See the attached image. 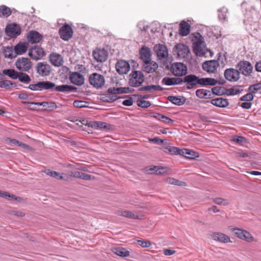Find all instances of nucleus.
<instances>
[{
    "label": "nucleus",
    "mask_w": 261,
    "mask_h": 261,
    "mask_svg": "<svg viewBox=\"0 0 261 261\" xmlns=\"http://www.w3.org/2000/svg\"><path fill=\"white\" fill-rule=\"evenodd\" d=\"M7 33L12 37H15L21 33V29L19 25L13 23L7 26L6 28Z\"/></svg>",
    "instance_id": "a211bd4d"
},
{
    "label": "nucleus",
    "mask_w": 261,
    "mask_h": 261,
    "mask_svg": "<svg viewBox=\"0 0 261 261\" xmlns=\"http://www.w3.org/2000/svg\"><path fill=\"white\" fill-rule=\"evenodd\" d=\"M180 155L190 159H194L199 156V154L197 152L185 148L181 149Z\"/></svg>",
    "instance_id": "393cba45"
},
{
    "label": "nucleus",
    "mask_w": 261,
    "mask_h": 261,
    "mask_svg": "<svg viewBox=\"0 0 261 261\" xmlns=\"http://www.w3.org/2000/svg\"><path fill=\"white\" fill-rule=\"evenodd\" d=\"M137 243L139 245L143 248H149L151 246V243L150 241L138 240H137Z\"/></svg>",
    "instance_id": "13d9d810"
},
{
    "label": "nucleus",
    "mask_w": 261,
    "mask_h": 261,
    "mask_svg": "<svg viewBox=\"0 0 261 261\" xmlns=\"http://www.w3.org/2000/svg\"><path fill=\"white\" fill-rule=\"evenodd\" d=\"M10 214L18 217H23L25 216L24 213L22 212L15 210L11 211Z\"/></svg>",
    "instance_id": "e2e57ef3"
},
{
    "label": "nucleus",
    "mask_w": 261,
    "mask_h": 261,
    "mask_svg": "<svg viewBox=\"0 0 261 261\" xmlns=\"http://www.w3.org/2000/svg\"><path fill=\"white\" fill-rule=\"evenodd\" d=\"M217 83V81L212 78H201V85L214 86Z\"/></svg>",
    "instance_id": "79ce46f5"
},
{
    "label": "nucleus",
    "mask_w": 261,
    "mask_h": 261,
    "mask_svg": "<svg viewBox=\"0 0 261 261\" xmlns=\"http://www.w3.org/2000/svg\"><path fill=\"white\" fill-rule=\"evenodd\" d=\"M201 78L194 74L186 75L182 79V83L187 84V89L195 88L197 85H200Z\"/></svg>",
    "instance_id": "0eeeda50"
},
{
    "label": "nucleus",
    "mask_w": 261,
    "mask_h": 261,
    "mask_svg": "<svg viewBox=\"0 0 261 261\" xmlns=\"http://www.w3.org/2000/svg\"><path fill=\"white\" fill-rule=\"evenodd\" d=\"M260 89L261 83H257L256 84L251 85L249 87L248 91L251 92L252 93H255Z\"/></svg>",
    "instance_id": "864d4df0"
},
{
    "label": "nucleus",
    "mask_w": 261,
    "mask_h": 261,
    "mask_svg": "<svg viewBox=\"0 0 261 261\" xmlns=\"http://www.w3.org/2000/svg\"><path fill=\"white\" fill-rule=\"evenodd\" d=\"M89 82L93 87L99 88L104 85L105 81L103 75L93 73L89 77Z\"/></svg>",
    "instance_id": "9b49d317"
},
{
    "label": "nucleus",
    "mask_w": 261,
    "mask_h": 261,
    "mask_svg": "<svg viewBox=\"0 0 261 261\" xmlns=\"http://www.w3.org/2000/svg\"><path fill=\"white\" fill-rule=\"evenodd\" d=\"M73 33V32L71 26L67 23L64 24L59 31V34L61 38L65 41H68L71 38Z\"/></svg>",
    "instance_id": "f8f14e48"
},
{
    "label": "nucleus",
    "mask_w": 261,
    "mask_h": 261,
    "mask_svg": "<svg viewBox=\"0 0 261 261\" xmlns=\"http://www.w3.org/2000/svg\"><path fill=\"white\" fill-rule=\"evenodd\" d=\"M172 73L176 76H182L187 73V67L181 63H174L171 66Z\"/></svg>",
    "instance_id": "423d86ee"
},
{
    "label": "nucleus",
    "mask_w": 261,
    "mask_h": 261,
    "mask_svg": "<svg viewBox=\"0 0 261 261\" xmlns=\"http://www.w3.org/2000/svg\"><path fill=\"white\" fill-rule=\"evenodd\" d=\"M158 169V166H150L146 167V172L148 174H156V170Z\"/></svg>",
    "instance_id": "680f3d73"
},
{
    "label": "nucleus",
    "mask_w": 261,
    "mask_h": 261,
    "mask_svg": "<svg viewBox=\"0 0 261 261\" xmlns=\"http://www.w3.org/2000/svg\"><path fill=\"white\" fill-rule=\"evenodd\" d=\"M133 99L132 97H129L128 99L123 100L122 104L126 106H130L133 105Z\"/></svg>",
    "instance_id": "338daca9"
},
{
    "label": "nucleus",
    "mask_w": 261,
    "mask_h": 261,
    "mask_svg": "<svg viewBox=\"0 0 261 261\" xmlns=\"http://www.w3.org/2000/svg\"><path fill=\"white\" fill-rule=\"evenodd\" d=\"M77 88L68 85H61L56 86V84L50 81L40 82V91H56L58 92L69 93L72 91H75Z\"/></svg>",
    "instance_id": "f257e3e1"
},
{
    "label": "nucleus",
    "mask_w": 261,
    "mask_h": 261,
    "mask_svg": "<svg viewBox=\"0 0 261 261\" xmlns=\"http://www.w3.org/2000/svg\"><path fill=\"white\" fill-rule=\"evenodd\" d=\"M3 73L13 80L17 79L18 77L19 74V72H17L13 69H4L3 71Z\"/></svg>",
    "instance_id": "e433bc0d"
},
{
    "label": "nucleus",
    "mask_w": 261,
    "mask_h": 261,
    "mask_svg": "<svg viewBox=\"0 0 261 261\" xmlns=\"http://www.w3.org/2000/svg\"><path fill=\"white\" fill-rule=\"evenodd\" d=\"M27 48L28 44L26 43L20 42L14 46V50L16 53V56H17L25 53Z\"/></svg>",
    "instance_id": "bb28decb"
},
{
    "label": "nucleus",
    "mask_w": 261,
    "mask_h": 261,
    "mask_svg": "<svg viewBox=\"0 0 261 261\" xmlns=\"http://www.w3.org/2000/svg\"><path fill=\"white\" fill-rule=\"evenodd\" d=\"M169 169L167 167L158 166L156 170V174L160 175H165L168 174Z\"/></svg>",
    "instance_id": "3c124183"
},
{
    "label": "nucleus",
    "mask_w": 261,
    "mask_h": 261,
    "mask_svg": "<svg viewBox=\"0 0 261 261\" xmlns=\"http://www.w3.org/2000/svg\"><path fill=\"white\" fill-rule=\"evenodd\" d=\"M89 103L85 101L77 100L74 101L73 105L76 108H86L88 107Z\"/></svg>",
    "instance_id": "09e8293b"
},
{
    "label": "nucleus",
    "mask_w": 261,
    "mask_h": 261,
    "mask_svg": "<svg viewBox=\"0 0 261 261\" xmlns=\"http://www.w3.org/2000/svg\"><path fill=\"white\" fill-rule=\"evenodd\" d=\"M166 181L168 184L174 185L182 186H185L186 185L184 182H182L181 181H180L173 178L169 177L166 179Z\"/></svg>",
    "instance_id": "de8ad7c7"
},
{
    "label": "nucleus",
    "mask_w": 261,
    "mask_h": 261,
    "mask_svg": "<svg viewBox=\"0 0 261 261\" xmlns=\"http://www.w3.org/2000/svg\"><path fill=\"white\" fill-rule=\"evenodd\" d=\"M162 150L170 154L180 155L181 149L176 147L166 145L162 148Z\"/></svg>",
    "instance_id": "cd10ccee"
},
{
    "label": "nucleus",
    "mask_w": 261,
    "mask_h": 261,
    "mask_svg": "<svg viewBox=\"0 0 261 261\" xmlns=\"http://www.w3.org/2000/svg\"><path fill=\"white\" fill-rule=\"evenodd\" d=\"M0 12L2 13L3 16L8 17L11 14V11L8 7L5 6H2L0 7Z\"/></svg>",
    "instance_id": "603ef678"
},
{
    "label": "nucleus",
    "mask_w": 261,
    "mask_h": 261,
    "mask_svg": "<svg viewBox=\"0 0 261 261\" xmlns=\"http://www.w3.org/2000/svg\"><path fill=\"white\" fill-rule=\"evenodd\" d=\"M173 53L178 58L180 59L186 58L188 56L190 49L187 45L184 44L179 43L175 46L173 48Z\"/></svg>",
    "instance_id": "9d476101"
},
{
    "label": "nucleus",
    "mask_w": 261,
    "mask_h": 261,
    "mask_svg": "<svg viewBox=\"0 0 261 261\" xmlns=\"http://www.w3.org/2000/svg\"><path fill=\"white\" fill-rule=\"evenodd\" d=\"M0 196L2 197H5V198H7V199L10 198V199H15L16 200H18V199H20V198L19 197H16L13 195H10V194H9L8 193L3 192H2L1 191H0Z\"/></svg>",
    "instance_id": "5fc2aeb1"
},
{
    "label": "nucleus",
    "mask_w": 261,
    "mask_h": 261,
    "mask_svg": "<svg viewBox=\"0 0 261 261\" xmlns=\"http://www.w3.org/2000/svg\"><path fill=\"white\" fill-rule=\"evenodd\" d=\"M112 251L115 254L122 257H127L130 255V252L128 250L120 247H114L112 249Z\"/></svg>",
    "instance_id": "a878e982"
},
{
    "label": "nucleus",
    "mask_w": 261,
    "mask_h": 261,
    "mask_svg": "<svg viewBox=\"0 0 261 261\" xmlns=\"http://www.w3.org/2000/svg\"><path fill=\"white\" fill-rule=\"evenodd\" d=\"M37 72L42 76L48 75L51 71L50 66L44 62H39L36 65Z\"/></svg>",
    "instance_id": "ddd939ff"
},
{
    "label": "nucleus",
    "mask_w": 261,
    "mask_h": 261,
    "mask_svg": "<svg viewBox=\"0 0 261 261\" xmlns=\"http://www.w3.org/2000/svg\"><path fill=\"white\" fill-rule=\"evenodd\" d=\"M182 79L179 77H165L162 81V83L167 86H172L181 84Z\"/></svg>",
    "instance_id": "5701e85b"
},
{
    "label": "nucleus",
    "mask_w": 261,
    "mask_h": 261,
    "mask_svg": "<svg viewBox=\"0 0 261 261\" xmlns=\"http://www.w3.org/2000/svg\"><path fill=\"white\" fill-rule=\"evenodd\" d=\"M69 80L73 84L81 86L84 83V77L82 74L77 72H71L69 74Z\"/></svg>",
    "instance_id": "f3484780"
},
{
    "label": "nucleus",
    "mask_w": 261,
    "mask_h": 261,
    "mask_svg": "<svg viewBox=\"0 0 261 261\" xmlns=\"http://www.w3.org/2000/svg\"><path fill=\"white\" fill-rule=\"evenodd\" d=\"M243 91L242 89H240L238 87H233L229 88V95H234L238 94Z\"/></svg>",
    "instance_id": "6e6d98bb"
},
{
    "label": "nucleus",
    "mask_w": 261,
    "mask_h": 261,
    "mask_svg": "<svg viewBox=\"0 0 261 261\" xmlns=\"http://www.w3.org/2000/svg\"><path fill=\"white\" fill-rule=\"evenodd\" d=\"M240 71L233 68H229V82H236L240 78Z\"/></svg>",
    "instance_id": "c9c22d12"
},
{
    "label": "nucleus",
    "mask_w": 261,
    "mask_h": 261,
    "mask_svg": "<svg viewBox=\"0 0 261 261\" xmlns=\"http://www.w3.org/2000/svg\"><path fill=\"white\" fill-rule=\"evenodd\" d=\"M212 237L214 240L221 243L227 242L228 240V237L221 232H214L212 234Z\"/></svg>",
    "instance_id": "2f4dec72"
},
{
    "label": "nucleus",
    "mask_w": 261,
    "mask_h": 261,
    "mask_svg": "<svg viewBox=\"0 0 261 261\" xmlns=\"http://www.w3.org/2000/svg\"><path fill=\"white\" fill-rule=\"evenodd\" d=\"M49 58L50 62L55 66L59 67L63 64V58L59 54L53 53L49 56Z\"/></svg>",
    "instance_id": "b1692460"
},
{
    "label": "nucleus",
    "mask_w": 261,
    "mask_h": 261,
    "mask_svg": "<svg viewBox=\"0 0 261 261\" xmlns=\"http://www.w3.org/2000/svg\"><path fill=\"white\" fill-rule=\"evenodd\" d=\"M117 71L120 74H126L130 69L129 63L124 60H119L116 64Z\"/></svg>",
    "instance_id": "dca6fc26"
},
{
    "label": "nucleus",
    "mask_w": 261,
    "mask_h": 261,
    "mask_svg": "<svg viewBox=\"0 0 261 261\" xmlns=\"http://www.w3.org/2000/svg\"><path fill=\"white\" fill-rule=\"evenodd\" d=\"M116 214L120 216H123L126 218L138 219V216L132 213L130 211L126 210H118L116 211Z\"/></svg>",
    "instance_id": "72a5a7b5"
},
{
    "label": "nucleus",
    "mask_w": 261,
    "mask_h": 261,
    "mask_svg": "<svg viewBox=\"0 0 261 261\" xmlns=\"http://www.w3.org/2000/svg\"><path fill=\"white\" fill-rule=\"evenodd\" d=\"M233 234L239 239L247 242H252L254 240V237L248 231L242 229L233 228L231 229Z\"/></svg>",
    "instance_id": "39448f33"
},
{
    "label": "nucleus",
    "mask_w": 261,
    "mask_h": 261,
    "mask_svg": "<svg viewBox=\"0 0 261 261\" xmlns=\"http://www.w3.org/2000/svg\"><path fill=\"white\" fill-rule=\"evenodd\" d=\"M144 81V76L141 71H132L129 75L128 83L134 87L140 86Z\"/></svg>",
    "instance_id": "7ed1b4c3"
},
{
    "label": "nucleus",
    "mask_w": 261,
    "mask_h": 261,
    "mask_svg": "<svg viewBox=\"0 0 261 261\" xmlns=\"http://www.w3.org/2000/svg\"><path fill=\"white\" fill-rule=\"evenodd\" d=\"M149 141L150 142H152L158 144H161L163 143L164 140L160 139L159 138L155 137L153 138L149 139Z\"/></svg>",
    "instance_id": "69168bd1"
},
{
    "label": "nucleus",
    "mask_w": 261,
    "mask_h": 261,
    "mask_svg": "<svg viewBox=\"0 0 261 261\" xmlns=\"http://www.w3.org/2000/svg\"><path fill=\"white\" fill-rule=\"evenodd\" d=\"M91 126L95 129H109L110 125H108L106 123L101 121H94L91 124Z\"/></svg>",
    "instance_id": "58836bf2"
},
{
    "label": "nucleus",
    "mask_w": 261,
    "mask_h": 261,
    "mask_svg": "<svg viewBox=\"0 0 261 261\" xmlns=\"http://www.w3.org/2000/svg\"><path fill=\"white\" fill-rule=\"evenodd\" d=\"M29 55L32 59L37 60L42 59L44 56L45 52L42 48L35 46L30 50Z\"/></svg>",
    "instance_id": "2eb2a0df"
},
{
    "label": "nucleus",
    "mask_w": 261,
    "mask_h": 261,
    "mask_svg": "<svg viewBox=\"0 0 261 261\" xmlns=\"http://www.w3.org/2000/svg\"><path fill=\"white\" fill-rule=\"evenodd\" d=\"M37 106H42L43 107L47 109L50 111L54 110L57 108L56 103L55 102L52 101L38 102Z\"/></svg>",
    "instance_id": "4c0bfd02"
},
{
    "label": "nucleus",
    "mask_w": 261,
    "mask_h": 261,
    "mask_svg": "<svg viewBox=\"0 0 261 261\" xmlns=\"http://www.w3.org/2000/svg\"><path fill=\"white\" fill-rule=\"evenodd\" d=\"M254 96L253 95V93H252L251 92L250 93L246 94V95H244L240 98V100L241 101H250L253 99Z\"/></svg>",
    "instance_id": "bf43d9fd"
},
{
    "label": "nucleus",
    "mask_w": 261,
    "mask_h": 261,
    "mask_svg": "<svg viewBox=\"0 0 261 261\" xmlns=\"http://www.w3.org/2000/svg\"><path fill=\"white\" fill-rule=\"evenodd\" d=\"M211 103L219 107H225L228 106V101L226 99L218 98L211 100Z\"/></svg>",
    "instance_id": "473e14b6"
},
{
    "label": "nucleus",
    "mask_w": 261,
    "mask_h": 261,
    "mask_svg": "<svg viewBox=\"0 0 261 261\" xmlns=\"http://www.w3.org/2000/svg\"><path fill=\"white\" fill-rule=\"evenodd\" d=\"M92 56L97 62L102 63L107 60L108 53L104 48L97 47L93 50Z\"/></svg>",
    "instance_id": "1a4fd4ad"
},
{
    "label": "nucleus",
    "mask_w": 261,
    "mask_h": 261,
    "mask_svg": "<svg viewBox=\"0 0 261 261\" xmlns=\"http://www.w3.org/2000/svg\"><path fill=\"white\" fill-rule=\"evenodd\" d=\"M14 85L13 83L9 80H3L0 81V87L7 89H10Z\"/></svg>",
    "instance_id": "8fccbe9b"
},
{
    "label": "nucleus",
    "mask_w": 261,
    "mask_h": 261,
    "mask_svg": "<svg viewBox=\"0 0 261 261\" xmlns=\"http://www.w3.org/2000/svg\"><path fill=\"white\" fill-rule=\"evenodd\" d=\"M137 105L139 107L147 108L150 106L151 103L149 101L140 100H138Z\"/></svg>",
    "instance_id": "4d7b16f0"
},
{
    "label": "nucleus",
    "mask_w": 261,
    "mask_h": 261,
    "mask_svg": "<svg viewBox=\"0 0 261 261\" xmlns=\"http://www.w3.org/2000/svg\"><path fill=\"white\" fill-rule=\"evenodd\" d=\"M237 67L240 72L244 76L250 75L252 72L253 67L248 61H241L237 64Z\"/></svg>",
    "instance_id": "6e6552de"
},
{
    "label": "nucleus",
    "mask_w": 261,
    "mask_h": 261,
    "mask_svg": "<svg viewBox=\"0 0 261 261\" xmlns=\"http://www.w3.org/2000/svg\"><path fill=\"white\" fill-rule=\"evenodd\" d=\"M108 92L110 94H117L126 93L125 88H110L108 89Z\"/></svg>",
    "instance_id": "c03bdc74"
},
{
    "label": "nucleus",
    "mask_w": 261,
    "mask_h": 261,
    "mask_svg": "<svg viewBox=\"0 0 261 261\" xmlns=\"http://www.w3.org/2000/svg\"><path fill=\"white\" fill-rule=\"evenodd\" d=\"M219 66L218 61L213 60L204 62L202 64V68L207 72L214 73Z\"/></svg>",
    "instance_id": "4468645a"
},
{
    "label": "nucleus",
    "mask_w": 261,
    "mask_h": 261,
    "mask_svg": "<svg viewBox=\"0 0 261 261\" xmlns=\"http://www.w3.org/2000/svg\"><path fill=\"white\" fill-rule=\"evenodd\" d=\"M140 90L141 91H162L163 88L159 85H148L141 87Z\"/></svg>",
    "instance_id": "a19ab883"
},
{
    "label": "nucleus",
    "mask_w": 261,
    "mask_h": 261,
    "mask_svg": "<svg viewBox=\"0 0 261 261\" xmlns=\"http://www.w3.org/2000/svg\"><path fill=\"white\" fill-rule=\"evenodd\" d=\"M236 156L240 158H246L248 156V154L247 152L243 151L240 150L236 152Z\"/></svg>",
    "instance_id": "774afa93"
},
{
    "label": "nucleus",
    "mask_w": 261,
    "mask_h": 261,
    "mask_svg": "<svg viewBox=\"0 0 261 261\" xmlns=\"http://www.w3.org/2000/svg\"><path fill=\"white\" fill-rule=\"evenodd\" d=\"M193 48L194 53L198 56L205 55L208 50L206 48L203 37L196 33L193 39Z\"/></svg>",
    "instance_id": "f03ea898"
},
{
    "label": "nucleus",
    "mask_w": 261,
    "mask_h": 261,
    "mask_svg": "<svg viewBox=\"0 0 261 261\" xmlns=\"http://www.w3.org/2000/svg\"><path fill=\"white\" fill-rule=\"evenodd\" d=\"M28 41L31 43H37L42 39V36L36 31L29 32L27 36Z\"/></svg>",
    "instance_id": "412c9836"
},
{
    "label": "nucleus",
    "mask_w": 261,
    "mask_h": 261,
    "mask_svg": "<svg viewBox=\"0 0 261 261\" xmlns=\"http://www.w3.org/2000/svg\"><path fill=\"white\" fill-rule=\"evenodd\" d=\"M227 9L223 7L218 10V18L220 20H225L227 17Z\"/></svg>",
    "instance_id": "49530a36"
},
{
    "label": "nucleus",
    "mask_w": 261,
    "mask_h": 261,
    "mask_svg": "<svg viewBox=\"0 0 261 261\" xmlns=\"http://www.w3.org/2000/svg\"><path fill=\"white\" fill-rule=\"evenodd\" d=\"M27 88L33 91H40V82L34 84H30Z\"/></svg>",
    "instance_id": "052dcab7"
},
{
    "label": "nucleus",
    "mask_w": 261,
    "mask_h": 261,
    "mask_svg": "<svg viewBox=\"0 0 261 261\" xmlns=\"http://www.w3.org/2000/svg\"><path fill=\"white\" fill-rule=\"evenodd\" d=\"M23 72V71L19 72L17 79H18L20 82L28 84L31 81V78L29 75Z\"/></svg>",
    "instance_id": "37998d69"
},
{
    "label": "nucleus",
    "mask_w": 261,
    "mask_h": 261,
    "mask_svg": "<svg viewBox=\"0 0 261 261\" xmlns=\"http://www.w3.org/2000/svg\"><path fill=\"white\" fill-rule=\"evenodd\" d=\"M45 172L47 175L56 178L57 179H64V177L60 175V173L56 171H52L50 169H47L45 171Z\"/></svg>",
    "instance_id": "a18cd8bd"
},
{
    "label": "nucleus",
    "mask_w": 261,
    "mask_h": 261,
    "mask_svg": "<svg viewBox=\"0 0 261 261\" xmlns=\"http://www.w3.org/2000/svg\"><path fill=\"white\" fill-rule=\"evenodd\" d=\"M16 68L21 71H28L32 66L31 61L28 58H18L15 63Z\"/></svg>",
    "instance_id": "20e7f679"
},
{
    "label": "nucleus",
    "mask_w": 261,
    "mask_h": 261,
    "mask_svg": "<svg viewBox=\"0 0 261 261\" xmlns=\"http://www.w3.org/2000/svg\"><path fill=\"white\" fill-rule=\"evenodd\" d=\"M168 100L177 106L182 105L186 102V98L184 97H180V96H169L168 97Z\"/></svg>",
    "instance_id": "7c9ffc66"
},
{
    "label": "nucleus",
    "mask_w": 261,
    "mask_h": 261,
    "mask_svg": "<svg viewBox=\"0 0 261 261\" xmlns=\"http://www.w3.org/2000/svg\"><path fill=\"white\" fill-rule=\"evenodd\" d=\"M151 56V51L149 48L145 46H142L140 50V56L143 63L150 61Z\"/></svg>",
    "instance_id": "4be33fe9"
},
{
    "label": "nucleus",
    "mask_w": 261,
    "mask_h": 261,
    "mask_svg": "<svg viewBox=\"0 0 261 261\" xmlns=\"http://www.w3.org/2000/svg\"><path fill=\"white\" fill-rule=\"evenodd\" d=\"M137 26L141 31H145L148 28V26L145 25L144 22L142 21L138 22Z\"/></svg>",
    "instance_id": "0e129e2a"
},
{
    "label": "nucleus",
    "mask_w": 261,
    "mask_h": 261,
    "mask_svg": "<svg viewBox=\"0 0 261 261\" xmlns=\"http://www.w3.org/2000/svg\"><path fill=\"white\" fill-rule=\"evenodd\" d=\"M154 49L159 58L165 59L168 57V50L165 45L156 44L154 46Z\"/></svg>",
    "instance_id": "6ab92c4d"
},
{
    "label": "nucleus",
    "mask_w": 261,
    "mask_h": 261,
    "mask_svg": "<svg viewBox=\"0 0 261 261\" xmlns=\"http://www.w3.org/2000/svg\"><path fill=\"white\" fill-rule=\"evenodd\" d=\"M230 141L235 144L242 145L246 142V139L243 136L234 135L231 137Z\"/></svg>",
    "instance_id": "ea45409f"
},
{
    "label": "nucleus",
    "mask_w": 261,
    "mask_h": 261,
    "mask_svg": "<svg viewBox=\"0 0 261 261\" xmlns=\"http://www.w3.org/2000/svg\"><path fill=\"white\" fill-rule=\"evenodd\" d=\"M5 57L7 58L12 59L15 58L17 56L16 53L12 46L6 47L3 51Z\"/></svg>",
    "instance_id": "f704fd0d"
},
{
    "label": "nucleus",
    "mask_w": 261,
    "mask_h": 261,
    "mask_svg": "<svg viewBox=\"0 0 261 261\" xmlns=\"http://www.w3.org/2000/svg\"><path fill=\"white\" fill-rule=\"evenodd\" d=\"M196 95L199 98H210L212 97V94L211 91L201 89L196 91Z\"/></svg>",
    "instance_id": "c85d7f7f"
},
{
    "label": "nucleus",
    "mask_w": 261,
    "mask_h": 261,
    "mask_svg": "<svg viewBox=\"0 0 261 261\" xmlns=\"http://www.w3.org/2000/svg\"><path fill=\"white\" fill-rule=\"evenodd\" d=\"M190 25L186 21H182L180 24L179 34L182 36L188 35L190 33Z\"/></svg>",
    "instance_id": "c756f323"
},
{
    "label": "nucleus",
    "mask_w": 261,
    "mask_h": 261,
    "mask_svg": "<svg viewBox=\"0 0 261 261\" xmlns=\"http://www.w3.org/2000/svg\"><path fill=\"white\" fill-rule=\"evenodd\" d=\"M158 64L154 61L144 62L142 66L143 70L148 73H153L158 68Z\"/></svg>",
    "instance_id": "aec40b11"
}]
</instances>
